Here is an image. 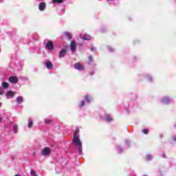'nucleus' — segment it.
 <instances>
[{"label":"nucleus","instance_id":"obj_1","mask_svg":"<svg viewBox=\"0 0 176 176\" xmlns=\"http://www.w3.org/2000/svg\"><path fill=\"white\" fill-rule=\"evenodd\" d=\"M72 141L76 146L78 147L79 153H82V142L79 139V136H74Z\"/></svg>","mask_w":176,"mask_h":176},{"label":"nucleus","instance_id":"obj_2","mask_svg":"<svg viewBox=\"0 0 176 176\" xmlns=\"http://www.w3.org/2000/svg\"><path fill=\"white\" fill-rule=\"evenodd\" d=\"M45 49L47 50H50V52H52V50H53V49H54V45L53 44V41H48L46 43Z\"/></svg>","mask_w":176,"mask_h":176},{"label":"nucleus","instance_id":"obj_3","mask_svg":"<svg viewBox=\"0 0 176 176\" xmlns=\"http://www.w3.org/2000/svg\"><path fill=\"white\" fill-rule=\"evenodd\" d=\"M52 153V150H50V148L45 147L42 151V155L43 156H49Z\"/></svg>","mask_w":176,"mask_h":176},{"label":"nucleus","instance_id":"obj_4","mask_svg":"<svg viewBox=\"0 0 176 176\" xmlns=\"http://www.w3.org/2000/svg\"><path fill=\"white\" fill-rule=\"evenodd\" d=\"M8 80L10 82V83H14L16 85V83L19 82V78H17V76H12L9 78Z\"/></svg>","mask_w":176,"mask_h":176},{"label":"nucleus","instance_id":"obj_5","mask_svg":"<svg viewBox=\"0 0 176 176\" xmlns=\"http://www.w3.org/2000/svg\"><path fill=\"white\" fill-rule=\"evenodd\" d=\"M70 49L72 52H76V43L74 41H71Z\"/></svg>","mask_w":176,"mask_h":176},{"label":"nucleus","instance_id":"obj_6","mask_svg":"<svg viewBox=\"0 0 176 176\" xmlns=\"http://www.w3.org/2000/svg\"><path fill=\"white\" fill-rule=\"evenodd\" d=\"M74 68L76 69H79V70L85 69L83 65H82V64H80V63H76V64H74Z\"/></svg>","mask_w":176,"mask_h":176},{"label":"nucleus","instance_id":"obj_7","mask_svg":"<svg viewBox=\"0 0 176 176\" xmlns=\"http://www.w3.org/2000/svg\"><path fill=\"white\" fill-rule=\"evenodd\" d=\"M6 95L7 96V97H8V98H13V97H14V92L12 91H8L6 92Z\"/></svg>","mask_w":176,"mask_h":176},{"label":"nucleus","instance_id":"obj_8","mask_svg":"<svg viewBox=\"0 0 176 176\" xmlns=\"http://www.w3.org/2000/svg\"><path fill=\"white\" fill-rule=\"evenodd\" d=\"M81 39H84L85 41H90L91 37L89 34H85L84 36H80Z\"/></svg>","mask_w":176,"mask_h":176},{"label":"nucleus","instance_id":"obj_9","mask_svg":"<svg viewBox=\"0 0 176 176\" xmlns=\"http://www.w3.org/2000/svg\"><path fill=\"white\" fill-rule=\"evenodd\" d=\"M65 54H67V50H62L60 52H59V57H64V56H65Z\"/></svg>","mask_w":176,"mask_h":176},{"label":"nucleus","instance_id":"obj_10","mask_svg":"<svg viewBox=\"0 0 176 176\" xmlns=\"http://www.w3.org/2000/svg\"><path fill=\"white\" fill-rule=\"evenodd\" d=\"M38 8L40 10H43L46 8V4L45 2L40 3Z\"/></svg>","mask_w":176,"mask_h":176},{"label":"nucleus","instance_id":"obj_11","mask_svg":"<svg viewBox=\"0 0 176 176\" xmlns=\"http://www.w3.org/2000/svg\"><path fill=\"white\" fill-rule=\"evenodd\" d=\"M1 86L3 89H9V83L7 82H2Z\"/></svg>","mask_w":176,"mask_h":176},{"label":"nucleus","instance_id":"obj_12","mask_svg":"<svg viewBox=\"0 0 176 176\" xmlns=\"http://www.w3.org/2000/svg\"><path fill=\"white\" fill-rule=\"evenodd\" d=\"M46 67L48 69H52V68H53V64L52 63V62H47L46 63Z\"/></svg>","mask_w":176,"mask_h":176},{"label":"nucleus","instance_id":"obj_13","mask_svg":"<svg viewBox=\"0 0 176 176\" xmlns=\"http://www.w3.org/2000/svg\"><path fill=\"white\" fill-rule=\"evenodd\" d=\"M16 102L18 104H21L23 102V97L22 96H19L16 98Z\"/></svg>","mask_w":176,"mask_h":176},{"label":"nucleus","instance_id":"obj_14","mask_svg":"<svg viewBox=\"0 0 176 176\" xmlns=\"http://www.w3.org/2000/svg\"><path fill=\"white\" fill-rule=\"evenodd\" d=\"M163 104H168L170 102V100H168V98L166 97L162 100Z\"/></svg>","mask_w":176,"mask_h":176},{"label":"nucleus","instance_id":"obj_15","mask_svg":"<svg viewBox=\"0 0 176 176\" xmlns=\"http://www.w3.org/2000/svg\"><path fill=\"white\" fill-rule=\"evenodd\" d=\"M53 3H63L64 0H52Z\"/></svg>","mask_w":176,"mask_h":176},{"label":"nucleus","instance_id":"obj_16","mask_svg":"<svg viewBox=\"0 0 176 176\" xmlns=\"http://www.w3.org/2000/svg\"><path fill=\"white\" fill-rule=\"evenodd\" d=\"M65 36H67L68 38V39L72 38V36L71 35V34L69 32H65Z\"/></svg>","mask_w":176,"mask_h":176},{"label":"nucleus","instance_id":"obj_17","mask_svg":"<svg viewBox=\"0 0 176 176\" xmlns=\"http://www.w3.org/2000/svg\"><path fill=\"white\" fill-rule=\"evenodd\" d=\"M74 137H79V129H76Z\"/></svg>","mask_w":176,"mask_h":176},{"label":"nucleus","instance_id":"obj_18","mask_svg":"<svg viewBox=\"0 0 176 176\" xmlns=\"http://www.w3.org/2000/svg\"><path fill=\"white\" fill-rule=\"evenodd\" d=\"M105 120H106L107 122H111L112 119H111V118L109 116V115H107V116H106V118H105Z\"/></svg>","mask_w":176,"mask_h":176},{"label":"nucleus","instance_id":"obj_19","mask_svg":"<svg viewBox=\"0 0 176 176\" xmlns=\"http://www.w3.org/2000/svg\"><path fill=\"white\" fill-rule=\"evenodd\" d=\"M32 124H32V120L29 119V123H28V124L29 129H31V127H32Z\"/></svg>","mask_w":176,"mask_h":176},{"label":"nucleus","instance_id":"obj_20","mask_svg":"<svg viewBox=\"0 0 176 176\" xmlns=\"http://www.w3.org/2000/svg\"><path fill=\"white\" fill-rule=\"evenodd\" d=\"M31 175L32 176H38V175H36V172H35L34 170H31Z\"/></svg>","mask_w":176,"mask_h":176},{"label":"nucleus","instance_id":"obj_21","mask_svg":"<svg viewBox=\"0 0 176 176\" xmlns=\"http://www.w3.org/2000/svg\"><path fill=\"white\" fill-rule=\"evenodd\" d=\"M85 100L87 102H90L91 98L87 96H85Z\"/></svg>","mask_w":176,"mask_h":176},{"label":"nucleus","instance_id":"obj_22","mask_svg":"<svg viewBox=\"0 0 176 176\" xmlns=\"http://www.w3.org/2000/svg\"><path fill=\"white\" fill-rule=\"evenodd\" d=\"M17 130H18L17 125H14V131L15 133H17Z\"/></svg>","mask_w":176,"mask_h":176},{"label":"nucleus","instance_id":"obj_23","mask_svg":"<svg viewBox=\"0 0 176 176\" xmlns=\"http://www.w3.org/2000/svg\"><path fill=\"white\" fill-rule=\"evenodd\" d=\"M45 124H49V123H52V120H45Z\"/></svg>","mask_w":176,"mask_h":176},{"label":"nucleus","instance_id":"obj_24","mask_svg":"<svg viewBox=\"0 0 176 176\" xmlns=\"http://www.w3.org/2000/svg\"><path fill=\"white\" fill-rule=\"evenodd\" d=\"M142 132L144 133V134H148V133H149V131L148 129H143Z\"/></svg>","mask_w":176,"mask_h":176},{"label":"nucleus","instance_id":"obj_25","mask_svg":"<svg viewBox=\"0 0 176 176\" xmlns=\"http://www.w3.org/2000/svg\"><path fill=\"white\" fill-rule=\"evenodd\" d=\"M3 94V89L0 87V96H2Z\"/></svg>","mask_w":176,"mask_h":176},{"label":"nucleus","instance_id":"obj_26","mask_svg":"<svg viewBox=\"0 0 176 176\" xmlns=\"http://www.w3.org/2000/svg\"><path fill=\"white\" fill-rule=\"evenodd\" d=\"M152 159L151 155H146V160H151Z\"/></svg>","mask_w":176,"mask_h":176},{"label":"nucleus","instance_id":"obj_27","mask_svg":"<svg viewBox=\"0 0 176 176\" xmlns=\"http://www.w3.org/2000/svg\"><path fill=\"white\" fill-rule=\"evenodd\" d=\"M82 107H85V101H81V104L80 105V108H82Z\"/></svg>","mask_w":176,"mask_h":176},{"label":"nucleus","instance_id":"obj_28","mask_svg":"<svg viewBox=\"0 0 176 176\" xmlns=\"http://www.w3.org/2000/svg\"><path fill=\"white\" fill-rule=\"evenodd\" d=\"M88 58H89L90 63H92V61H93V56H90L88 57Z\"/></svg>","mask_w":176,"mask_h":176},{"label":"nucleus","instance_id":"obj_29","mask_svg":"<svg viewBox=\"0 0 176 176\" xmlns=\"http://www.w3.org/2000/svg\"><path fill=\"white\" fill-rule=\"evenodd\" d=\"M91 52H94V48L91 49Z\"/></svg>","mask_w":176,"mask_h":176},{"label":"nucleus","instance_id":"obj_30","mask_svg":"<svg viewBox=\"0 0 176 176\" xmlns=\"http://www.w3.org/2000/svg\"><path fill=\"white\" fill-rule=\"evenodd\" d=\"M0 107H2V103L0 102Z\"/></svg>","mask_w":176,"mask_h":176},{"label":"nucleus","instance_id":"obj_31","mask_svg":"<svg viewBox=\"0 0 176 176\" xmlns=\"http://www.w3.org/2000/svg\"><path fill=\"white\" fill-rule=\"evenodd\" d=\"M2 120V118L0 117V122Z\"/></svg>","mask_w":176,"mask_h":176},{"label":"nucleus","instance_id":"obj_32","mask_svg":"<svg viewBox=\"0 0 176 176\" xmlns=\"http://www.w3.org/2000/svg\"><path fill=\"white\" fill-rule=\"evenodd\" d=\"M173 140H174V141H176V138H175Z\"/></svg>","mask_w":176,"mask_h":176},{"label":"nucleus","instance_id":"obj_33","mask_svg":"<svg viewBox=\"0 0 176 176\" xmlns=\"http://www.w3.org/2000/svg\"><path fill=\"white\" fill-rule=\"evenodd\" d=\"M163 157H164V155H163Z\"/></svg>","mask_w":176,"mask_h":176}]
</instances>
